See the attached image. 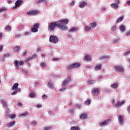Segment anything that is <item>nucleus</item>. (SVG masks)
<instances>
[{
    "mask_svg": "<svg viewBox=\"0 0 130 130\" xmlns=\"http://www.w3.org/2000/svg\"><path fill=\"white\" fill-rule=\"evenodd\" d=\"M35 96H36L35 93H30L29 94V97H30V98H34V97H35Z\"/></svg>",
    "mask_w": 130,
    "mask_h": 130,
    "instance_id": "obj_44",
    "label": "nucleus"
},
{
    "mask_svg": "<svg viewBox=\"0 0 130 130\" xmlns=\"http://www.w3.org/2000/svg\"><path fill=\"white\" fill-rule=\"evenodd\" d=\"M126 37H130V30L128 31H127L126 32Z\"/></svg>",
    "mask_w": 130,
    "mask_h": 130,
    "instance_id": "obj_50",
    "label": "nucleus"
},
{
    "mask_svg": "<svg viewBox=\"0 0 130 130\" xmlns=\"http://www.w3.org/2000/svg\"><path fill=\"white\" fill-rule=\"evenodd\" d=\"M47 87H49V88L51 90H53V89H54V85L53 84V82L52 81H49L48 82Z\"/></svg>",
    "mask_w": 130,
    "mask_h": 130,
    "instance_id": "obj_12",
    "label": "nucleus"
},
{
    "mask_svg": "<svg viewBox=\"0 0 130 130\" xmlns=\"http://www.w3.org/2000/svg\"><path fill=\"white\" fill-rule=\"evenodd\" d=\"M30 123L32 124V126H35L36 124H37V123L35 121H32Z\"/></svg>",
    "mask_w": 130,
    "mask_h": 130,
    "instance_id": "obj_47",
    "label": "nucleus"
},
{
    "mask_svg": "<svg viewBox=\"0 0 130 130\" xmlns=\"http://www.w3.org/2000/svg\"><path fill=\"white\" fill-rule=\"evenodd\" d=\"M10 54L9 53L5 54L3 56H4L5 58H7V57H9Z\"/></svg>",
    "mask_w": 130,
    "mask_h": 130,
    "instance_id": "obj_43",
    "label": "nucleus"
},
{
    "mask_svg": "<svg viewBox=\"0 0 130 130\" xmlns=\"http://www.w3.org/2000/svg\"><path fill=\"white\" fill-rule=\"evenodd\" d=\"M18 86H19V83H16L13 85L12 87V90H16V89L18 88Z\"/></svg>",
    "mask_w": 130,
    "mask_h": 130,
    "instance_id": "obj_25",
    "label": "nucleus"
},
{
    "mask_svg": "<svg viewBox=\"0 0 130 130\" xmlns=\"http://www.w3.org/2000/svg\"><path fill=\"white\" fill-rule=\"evenodd\" d=\"M91 94L93 96H95L96 94H100V91H99V90L98 89V88H94L92 90L91 92Z\"/></svg>",
    "mask_w": 130,
    "mask_h": 130,
    "instance_id": "obj_13",
    "label": "nucleus"
},
{
    "mask_svg": "<svg viewBox=\"0 0 130 130\" xmlns=\"http://www.w3.org/2000/svg\"><path fill=\"white\" fill-rule=\"evenodd\" d=\"M27 14L28 16H31L32 15H36V14H38V11L36 10H33L31 11L28 12Z\"/></svg>",
    "mask_w": 130,
    "mask_h": 130,
    "instance_id": "obj_16",
    "label": "nucleus"
},
{
    "mask_svg": "<svg viewBox=\"0 0 130 130\" xmlns=\"http://www.w3.org/2000/svg\"><path fill=\"white\" fill-rule=\"evenodd\" d=\"M78 30H79V28H78V27H72L69 30V32L70 33H73L74 32H77V31H78Z\"/></svg>",
    "mask_w": 130,
    "mask_h": 130,
    "instance_id": "obj_17",
    "label": "nucleus"
},
{
    "mask_svg": "<svg viewBox=\"0 0 130 130\" xmlns=\"http://www.w3.org/2000/svg\"><path fill=\"white\" fill-rule=\"evenodd\" d=\"M70 6L71 7H74V6H75V2L72 1L71 3H70Z\"/></svg>",
    "mask_w": 130,
    "mask_h": 130,
    "instance_id": "obj_52",
    "label": "nucleus"
},
{
    "mask_svg": "<svg viewBox=\"0 0 130 130\" xmlns=\"http://www.w3.org/2000/svg\"><path fill=\"white\" fill-rule=\"evenodd\" d=\"M41 67H45L46 64L44 63H41Z\"/></svg>",
    "mask_w": 130,
    "mask_h": 130,
    "instance_id": "obj_62",
    "label": "nucleus"
},
{
    "mask_svg": "<svg viewBox=\"0 0 130 130\" xmlns=\"http://www.w3.org/2000/svg\"><path fill=\"white\" fill-rule=\"evenodd\" d=\"M31 57H32V58L34 59L35 58H36V57H37V55L36 54H33Z\"/></svg>",
    "mask_w": 130,
    "mask_h": 130,
    "instance_id": "obj_58",
    "label": "nucleus"
},
{
    "mask_svg": "<svg viewBox=\"0 0 130 130\" xmlns=\"http://www.w3.org/2000/svg\"><path fill=\"white\" fill-rule=\"evenodd\" d=\"M85 30V31H90V30H91V27L87 26H86Z\"/></svg>",
    "mask_w": 130,
    "mask_h": 130,
    "instance_id": "obj_41",
    "label": "nucleus"
},
{
    "mask_svg": "<svg viewBox=\"0 0 130 130\" xmlns=\"http://www.w3.org/2000/svg\"><path fill=\"white\" fill-rule=\"evenodd\" d=\"M74 111H75V109L74 108H71L69 110V112L70 113H74Z\"/></svg>",
    "mask_w": 130,
    "mask_h": 130,
    "instance_id": "obj_48",
    "label": "nucleus"
},
{
    "mask_svg": "<svg viewBox=\"0 0 130 130\" xmlns=\"http://www.w3.org/2000/svg\"><path fill=\"white\" fill-rule=\"evenodd\" d=\"M30 34H31V32L26 31L24 33V36H29V35H30Z\"/></svg>",
    "mask_w": 130,
    "mask_h": 130,
    "instance_id": "obj_46",
    "label": "nucleus"
},
{
    "mask_svg": "<svg viewBox=\"0 0 130 130\" xmlns=\"http://www.w3.org/2000/svg\"><path fill=\"white\" fill-rule=\"evenodd\" d=\"M42 99H47V95L44 94L42 95Z\"/></svg>",
    "mask_w": 130,
    "mask_h": 130,
    "instance_id": "obj_55",
    "label": "nucleus"
},
{
    "mask_svg": "<svg viewBox=\"0 0 130 130\" xmlns=\"http://www.w3.org/2000/svg\"><path fill=\"white\" fill-rule=\"evenodd\" d=\"M3 46H0V52H2V51H3Z\"/></svg>",
    "mask_w": 130,
    "mask_h": 130,
    "instance_id": "obj_61",
    "label": "nucleus"
},
{
    "mask_svg": "<svg viewBox=\"0 0 130 130\" xmlns=\"http://www.w3.org/2000/svg\"><path fill=\"white\" fill-rule=\"evenodd\" d=\"M123 20V16H121L118 18L117 20V23H120Z\"/></svg>",
    "mask_w": 130,
    "mask_h": 130,
    "instance_id": "obj_30",
    "label": "nucleus"
},
{
    "mask_svg": "<svg viewBox=\"0 0 130 130\" xmlns=\"http://www.w3.org/2000/svg\"><path fill=\"white\" fill-rule=\"evenodd\" d=\"M105 92H107V93H109L111 92V89L110 88H106L104 89Z\"/></svg>",
    "mask_w": 130,
    "mask_h": 130,
    "instance_id": "obj_39",
    "label": "nucleus"
},
{
    "mask_svg": "<svg viewBox=\"0 0 130 130\" xmlns=\"http://www.w3.org/2000/svg\"><path fill=\"white\" fill-rule=\"evenodd\" d=\"M110 121H111L110 119H107L105 121L102 122L101 123H99V126H100V127H103L104 125H107V124H108L109 122H110Z\"/></svg>",
    "mask_w": 130,
    "mask_h": 130,
    "instance_id": "obj_6",
    "label": "nucleus"
},
{
    "mask_svg": "<svg viewBox=\"0 0 130 130\" xmlns=\"http://www.w3.org/2000/svg\"><path fill=\"white\" fill-rule=\"evenodd\" d=\"M87 113H82L81 114H80V116H79V118L80 119H82L83 120H84V119H86V118H87Z\"/></svg>",
    "mask_w": 130,
    "mask_h": 130,
    "instance_id": "obj_14",
    "label": "nucleus"
},
{
    "mask_svg": "<svg viewBox=\"0 0 130 130\" xmlns=\"http://www.w3.org/2000/svg\"><path fill=\"white\" fill-rule=\"evenodd\" d=\"M67 89V86H63L62 88L59 89V92H64Z\"/></svg>",
    "mask_w": 130,
    "mask_h": 130,
    "instance_id": "obj_31",
    "label": "nucleus"
},
{
    "mask_svg": "<svg viewBox=\"0 0 130 130\" xmlns=\"http://www.w3.org/2000/svg\"><path fill=\"white\" fill-rule=\"evenodd\" d=\"M1 102L5 107L8 108V103L4 100H1Z\"/></svg>",
    "mask_w": 130,
    "mask_h": 130,
    "instance_id": "obj_26",
    "label": "nucleus"
},
{
    "mask_svg": "<svg viewBox=\"0 0 130 130\" xmlns=\"http://www.w3.org/2000/svg\"><path fill=\"white\" fill-rule=\"evenodd\" d=\"M5 11H7V9L5 7L0 9V13H3V12H5Z\"/></svg>",
    "mask_w": 130,
    "mask_h": 130,
    "instance_id": "obj_37",
    "label": "nucleus"
},
{
    "mask_svg": "<svg viewBox=\"0 0 130 130\" xmlns=\"http://www.w3.org/2000/svg\"><path fill=\"white\" fill-rule=\"evenodd\" d=\"M15 36H16V38H20V37H21V34H16Z\"/></svg>",
    "mask_w": 130,
    "mask_h": 130,
    "instance_id": "obj_54",
    "label": "nucleus"
},
{
    "mask_svg": "<svg viewBox=\"0 0 130 130\" xmlns=\"http://www.w3.org/2000/svg\"><path fill=\"white\" fill-rule=\"evenodd\" d=\"M89 104H91V100H88L85 102V105H89Z\"/></svg>",
    "mask_w": 130,
    "mask_h": 130,
    "instance_id": "obj_34",
    "label": "nucleus"
},
{
    "mask_svg": "<svg viewBox=\"0 0 130 130\" xmlns=\"http://www.w3.org/2000/svg\"><path fill=\"white\" fill-rule=\"evenodd\" d=\"M52 129V126H47L44 127V130H51Z\"/></svg>",
    "mask_w": 130,
    "mask_h": 130,
    "instance_id": "obj_33",
    "label": "nucleus"
},
{
    "mask_svg": "<svg viewBox=\"0 0 130 130\" xmlns=\"http://www.w3.org/2000/svg\"><path fill=\"white\" fill-rule=\"evenodd\" d=\"M15 123H16V122L15 121H13L11 123H8L7 124L8 127H10V126H12L13 125H14V124H15Z\"/></svg>",
    "mask_w": 130,
    "mask_h": 130,
    "instance_id": "obj_27",
    "label": "nucleus"
},
{
    "mask_svg": "<svg viewBox=\"0 0 130 130\" xmlns=\"http://www.w3.org/2000/svg\"><path fill=\"white\" fill-rule=\"evenodd\" d=\"M107 58H109V56L104 55L102 56L100 59H107Z\"/></svg>",
    "mask_w": 130,
    "mask_h": 130,
    "instance_id": "obj_36",
    "label": "nucleus"
},
{
    "mask_svg": "<svg viewBox=\"0 0 130 130\" xmlns=\"http://www.w3.org/2000/svg\"><path fill=\"white\" fill-rule=\"evenodd\" d=\"M68 23H69V20L68 19L60 20L56 22H51L49 25L48 30L49 32H52L54 31V28L55 27L61 31L68 30V27L64 26Z\"/></svg>",
    "mask_w": 130,
    "mask_h": 130,
    "instance_id": "obj_1",
    "label": "nucleus"
},
{
    "mask_svg": "<svg viewBox=\"0 0 130 130\" xmlns=\"http://www.w3.org/2000/svg\"><path fill=\"white\" fill-rule=\"evenodd\" d=\"M49 42L56 44L58 42V38L55 36H50L49 37Z\"/></svg>",
    "mask_w": 130,
    "mask_h": 130,
    "instance_id": "obj_2",
    "label": "nucleus"
},
{
    "mask_svg": "<svg viewBox=\"0 0 130 130\" xmlns=\"http://www.w3.org/2000/svg\"><path fill=\"white\" fill-rule=\"evenodd\" d=\"M71 130H81V128L78 126H72L70 128Z\"/></svg>",
    "mask_w": 130,
    "mask_h": 130,
    "instance_id": "obj_23",
    "label": "nucleus"
},
{
    "mask_svg": "<svg viewBox=\"0 0 130 130\" xmlns=\"http://www.w3.org/2000/svg\"><path fill=\"white\" fill-rule=\"evenodd\" d=\"M28 114H29V113L25 112L24 113L21 114L20 115H19V116L20 117H24V116H26V115H28Z\"/></svg>",
    "mask_w": 130,
    "mask_h": 130,
    "instance_id": "obj_28",
    "label": "nucleus"
},
{
    "mask_svg": "<svg viewBox=\"0 0 130 130\" xmlns=\"http://www.w3.org/2000/svg\"><path fill=\"white\" fill-rule=\"evenodd\" d=\"M118 86V83H116L111 85V88L112 89H114V90H115V89L117 88Z\"/></svg>",
    "mask_w": 130,
    "mask_h": 130,
    "instance_id": "obj_21",
    "label": "nucleus"
},
{
    "mask_svg": "<svg viewBox=\"0 0 130 130\" xmlns=\"http://www.w3.org/2000/svg\"><path fill=\"white\" fill-rule=\"evenodd\" d=\"M114 71H115V72L118 71L120 73H123V72L124 71V69L123 68V67H122V66H115Z\"/></svg>",
    "mask_w": 130,
    "mask_h": 130,
    "instance_id": "obj_5",
    "label": "nucleus"
},
{
    "mask_svg": "<svg viewBox=\"0 0 130 130\" xmlns=\"http://www.w3.org/2000/svg\"><path fill=\"white\" fill-rule=\"evenodd\" d=\"M37 107L38 108H41V107H42V105H41V104H38V105H37Z\"/></svg>",
    "mask_w": 130,
    "mask_h": 130,
    "instance_id": "obj_59",
    "label": "nucleus"
},
{
    "mask_svg": "<svg viewBox=\"0 0 130 130\" xmlns=\"http://www.w3.org/2000/svg\"><path fill=\"white\" fill-rule=\"evenodd\" d=\"M45 0H37V4L38 5H39V4H40V3H43V2H44Z\"/></svg>",
    "mask_w": 130,
    "mask_h": 130,
    "instance_id": "obj_45",
    "label": "nucleus"
},
{
    "mask_svg": "<svg viewBox=\"0 0 130 130\" xmlns=\"http://www.w3.org/2000/svg\"><path fill=\"white\" fill-rule=\"evenodd\" d=\"M18 93V91H16V89H15V91H14L13 92H12L11 93V95H12L13 96H15V95H17Z\"/></svg>",
    "mask_w": 130,
    "mask_h": 130,
    "instance_id": "obj_42",
    "label": "nucleus"
},
{
    "mask_svg": "<svg viewBox=\"0 0 130 130\" xmlns=\"http://www.w3.org/2000/svg\"><path fill=\"white\" fill-rule=\"evenodd\" d=\"M91 25L92 28H95V26H96V23H91Z\"/></svg>",
    "mask_w": 130,
    "mask_h": 130,
    "instance_id": "obj_49",
    "label": "nucleus"
},
{
    "mask_svg": "<svg viewBox=\"0 0 130 130\" xmlns=\"http://www.w3.org/2000/svg\"><path fill=\"white\" fill-rule=\"evenodd\" d=\"M16 91H17V92H18H18H21V88H17Z\"/></svg>",
    "mask_w": 130,
    "mask_h": 130,
    "instance_id": "obj_63",
    "label": "nucleus"
},
{
    "mask_svg": "<svg viewBox=\"0 0 130 130\" xmlns=\"http://www.w3.org/2000/svg\"><path fill=\"white\" fill-rule=\"evenodd\" d=\"M114 99H112V103L115 107H118V106H120L121 105H122L123 103H124V101H123L122 102H117V103H114Z\"/></svg>",
    "mask_w": 130,
    "mask_h": 130,
    "instance_id": "obj_4",
    "label": "nucleus"
},
{
    "mask_svg": "<svg viewBox=\"0 0 130 130\" xmlns=\"http://www.w3.org/2000/svg\"><path fill=\"white\" fill-rule=\"evenodd\" d=\"M14 63L17 69H19V66H24V61H23L15 60Z\"/></svg>",
    "mask_w": 130,
    "mask_h": 130,
    "instance_id": "obj_8",
    "label": "nucleus"
},
{
    "mask_svg": "<svg viewBox=\"0 0 130 130\" xmlns=\"http://www.w3.org/2000/svg\"><path fill=\"white\" fill-rule=\"evenodd\" d=\"M23 2L22 0H17L15 2V6L13 7V9H17V8H19L21 5H22V3Z\"/></svg>",
    "mask_w": 130,
    "mask_h": 130,
    "instance_id": "obj_10",
    "label": "nucleus"
},
{
    "mask_svg": "<svg viewBox=\"0 0 130 130\" xmlns=\"http://www.w3.org/2000/svg\"><path fill=\"white\" fill-rule=\"evenodd\" d=\"M5 29L7 31H11L12 30V27H11V26L10 25L6 26Z\"/></svg>",
    "mask_w": 130,
    "mask_h": 130,
    "instance_id": "obj_35",
    "label": "nucleus"
},
{
    "mask_svg": "<svg viewBox=\"0 0 130 130\" xmlns=\"http://www.w3.org/2000/svg\"><path fill=\"white\" fill-rule=\"evenodd\" d=\"M101 68H102V64H97L94 68V71H96V72L98 71H100V70H101Z\"/></svg>",
    "mask_w": 130,
    "mask_h": 130,
    "instance_id": "obj_18",
    "label": "nucleus"
},
{
    "mask_svg": "<svg viewBox=\"0 0 130 130\" xmlns=\"http://www.w3.org/2000/svg\"><path fill=\"white\" fill-rule=\"evenodd\" d=\"M119 41V39H116L114 40L113 42V44H117V43H118Z\"/></svg>",
    "mask_w": 130,
    "mask_h": 130,
    "instance_id": "obj_32",
    "label": "nucleus"
},
{
    "mask_svg": "<svg viewBox=\"0 0 130 130\" xmlns=\"http://www.w3.org/2000/svg\"><path fill=\"white\" fill-rule=\"evenodd\" d=\"M114 4H116L117 5H118L119 4V0H114Z\"/></svg>",
    "mask_w": 130,
    "mask_h": 130,
    "instance_id": "obj_57",
    "label": "nucleus"
},
{
    "mask_svg": "<svg viewBox=\"0 0 130 130\" xmlns=\"http://www.w3.org/2000/svg\"><path fill=\"white\" fill-rule=\"evenodd\" d=\"M118 123L120 125H122L123 123H124V121H123V118H122V116L121 115H119L118 116Z\"/></svg>",
    "mask_w": 130,
    "mask_h": 130,
    "instance_id": "obj_11",
    "label": "nucleus"
},
{
    "mask_svg": "<svg viewBox=\"0 0 130 130\" xmlns=\"http://www.w3.org/2000/svg\"><path fill=\"white\" fill-rule=\"evenodd\" d=\"M32 59H34L32 56H30L28 58H26L25 60L26 62H27V61H31Z\"/></svg>",
    "mask_w": 130,
    "mask_h": 130,
    "instance_id": "obj_29",
    "label": "nucleus"
},
{
    "mask_svg": "<svg viewBox=\"0 0 130 130\" xmlns=\"http://www.w3.org/2000/svg\"><path fill=\"white\" fill-rule=\"evenodd\" d=\"M93 83H95L94 80H90L87 82V84H89V85H92Z\"/></svg>",
    "mask_w": 130,
    "mask_h": 130,
    "instance_id": "obj_40",
    "label": "nucleus"
},
{
    "mask_svg": "<svg viewBox=\"0 0 130 130\" xmlns=\"http://www.w3.org/2000/svg\"><path fill=\"white\" fill-rule=\"evenodd\" d=\"M87 6V3L85 2V1H82L81 3H80V5L79 8L80 9H83V8H85Z\"/></svg>",
    "mask_w": 130,
    "mask_h": 130,
    "instance_id": "obj_15",
    "label": "nucleus"
},
{
    "mask_svg": "<svg viewBox=\"0 0 130 130\" xmlns=\"http://www.w3.org/2000/svg\"><path fill=\"white\" fill-rule=\"evenodd\" d=\"M127 5H128V6H129V5H130V0H129L127 2Z\"/></svg>",
    "mask_w": 130,
    "mask_h": 130,
    "instance_id": "obj_64",
    "label": "nucleus"
},
{
    "mask_svg": "<svg viewBox=\"0 0 130 130\" xmlns=\"http://www.w3.org/2000/svg\"><path fill=\"white\" fill-rule=\"evenodd\" d=\"M111 7L112 9H117L118 8V4L113 3L111 5Z\"/></svg>",
    "mask_w": 130,
    "mask_h": 130,
    "instance_id": "obj_24",
    "label": "nucleus"
},
{
    "mask_svg": "<svg viewBox=\"0 0 130 130\" xmlns=\"http://www.w3.org/2000/svg\"><path fill=\"white\" fill-rule=\"evenodd\" d=\"M84 59L86 61H89L91 60V57L89 55H86L84 56Z\"/></svg>",
    "mask_w": 130,
    "mask_h": 130,
    "instance_id": "obj_22",
    "label": "nucleus"
},
{
    "mask_svg": "<svg viewBox=\"0 0 130 130\" xmlns=\"http://www.w3.org/2000/svg\"><path fill=\"white\" fill-rule=\"evenodd\" d=\"M5 57L3 56H0V61H3V62H4L5 59Z\"/></svg>",
    "mask_w": 130,
    "mask_h": 130,
    "instance_id": "obj_38",
    "label": "nucleus"
},
{
    "mask_svg": "<svg viewBox=\"0 0 130 130\" xmlns=\"http://www.w3.org/2000/svg\"><path fill=\"white\" fill-rule=\"evenodd\" d=\"M39 28V23H36L34 25V27L31 28V31L33 32V33H36L38 32V28Z\"/></svg>",
    "mask_w": 130,
    "mask_h": 130,
    "instance_id": "obj_7",
    "label": "nucleus"
},
{
    "mask_svg": "<svg viewBox=\"0 0 130 130\" xmlns=\"http://www.w3.org/2000/svg\"><path fill=\"white\" fill-rule=\"evenodd\" d=\"M81 66L80 63H74L72 64H70L67 66L68 70H72V69H76L79 68Z\"/></svg>",
    "mask_w": 130,
    "mask_h": 130,
    "instance_id": "obj_3",
    "label": "nucleus"
},
{
    "mask_svg": "<svg viewBox=\"0 0 130 130\" xmlns=\"http://www.w3.org/2000/svg\"><path fill=\"white\" fill-rule=\"evenodd\" d=\"M116 30V26H114L111 28V31H115Z\"/></svg>",
    "mask_w": 130,
    "mask_h": 130,
    "instance_id": "obj_53",
    "label": "nucleus"
},
{
    "mask_svg": "<svg viewBox=\"0 0 130 130\" xmlns=\"http://www.w3.org/2000/svg\"><path fill=\"white\" fill-rule=\"evenodd\" d=\"M10 117H11V118H15V117H16V115L14 114H11L10 115Z\"/></svg>",
    "mask_w": 130,
    "mask_h": 130,
    "instance_id": "obj_56",
    "label": "nucleus"
},
{
    "mask_svg": "<svg viewBox=\"0 0 130 130\" xmlns=\"http://www.w3.org/2000/svg\"><path fill=\"white\" fill-rule=\"evenodd\" d=\"M128 54H130V51H128L125 53V55L126 56L128 55Z\"/></svg>",
    "mask_w": 130,
    "mask_h": 130,
    "instance_id": "obj_60",
    "label": "nucleus"
},
{
    "mask_svg": "<svg viewBox=\"0 0 130 130\" xmlns=\"http://www.w3.org/2000/svg\"><path fill=\"white\" fill-rule=\"evenodd\" d=\"M75 106H76V107H77L79 109L81 108V104H76L75 105Z\"/></svg>",
    "mask_w": 130,
    "mask_h": 130,
    "instance_id": "obj_51",
    "label": "nucleus"
},
{
    "mask_svg": "<svg viewBox=\"0 0 130 130\" xmlns=\"http://www.w3.org/2000/svg\"><path fill=\"white\" fill-rule=\"evenodd\" d=\"M70 82H71V77H68L62 83L63 87H67Z\"/></svg>",
    "mask_w": 130,
    "mask_h": 130,
    "instance_id": "obj_9",
    "label": "nucleus"
},
{
    "mask_svg": "<svg viewBox=\"0 0 130 130\" xmlns=\"http://www.w3.org/2000/svg\"><path fill=\"white\" fill-rule=\"evenodd\" d=\"M119 30L120 31H121V32H125V26L123 25H121L120 27H119Z\"/></svg>",
    "mask_w": 130,
    "mask_h": 130,
    "instance_id": "obj_19",
    "label": "nucleus"
},
{
    "mask_svg": "<svg viewBox=\"0 0 130 130\" xmlns=\"http://www.w3.org/2000/svg\"><path fill=\"white\" fill-rule=\"evenodd\" d=\"M20 48H21V47H20V46H19L14 47V52H15L16 53H18V52H19V51H20Z\"/></svg>",
    "mask_w": 130,
    "mask_h": 130,
    "instance_id": "obj_20",
    "label": "nucleus"
}]
</instances>
